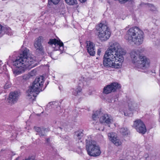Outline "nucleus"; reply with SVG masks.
I'll return each instance as SVG.
<instances>
[{
    "label": "nucleus",
    "mask_w": 160,
    "mask_h": 160,
    "mask_svg": "<svg viewBox=\"0 0 160 160\" xmlns=\"http://www.w3.org/2000/svg\"><path fill=\"white\" fill-rule=\"evenodd\" d=\"M126 53L119 44L116 42L110 44L103 58V64L107 68H121L124 58L122 56Z\"/></svg>",
    "instance_id": "nucleus-1"
},
{
    "label": "nucleus",
    "mask_w": 160,
    "mask_h": 160,
    "mask_svg": "<svg viewBox=\"0 0 160 160\" xmlns=\"http://www.w3.org/2000/svg\"><path fill=\"white\" fill-rule=\"evenodd\" d=\"M28 51L29 50L25 48L20 56L13 62L12 70L15 75L24 72L27 68H32L38 65L34 58L28 56Z\"/></svg>",
    "instance_id": "nucleus-2"
},
{
    "label": "nucleus",
    "mask_w": 160,
    "mask_h": 160,
    "mask_svg": "<svg viewBox=\"0 0 160 160\" xmlns=\"http://www.w3.org/2000/svg\"><path fill=\"white\" fill-rule=\"evenodd\" d=\"M143 32L142 30L137 27H134L128 30L125 38L129 42H133L135 44L139 45L143 42Z\"/></svg>",
    "instance_id": "nucleus-3"
},
{
    "label": "nucleus",
    "mask_w": 160,
    "mask_h": 160,
    "mask_svg": "<svg viewBox=\"0 0 160 160\" xmlns=\"http://www.w3.org/2000/svg\"><path fill=\"white\" fill-rule=\"evenodd\" d=\"M44 82V77L41 76L37 78L34 81L32 85L29 87L27 91V95L28 97H31L30 98H32V96H33V101L35 100L37 95L38 94L40 91L44 90L48 84V82H47V83L45 87L42 89Z\"/></svg>",
    "instance_id": "nucleus-4"
},
{
    "label": "nucleus",
    "mask_w": 160,
    "mask_h": 160,
    "mask_svg": "<svg viewBox=\"0 0 160 160\" xmlns=\"http://www.w3.org/2000/svg\"><path fill=\"white\" fill-rule=\"evenodd\" d=\"M130 54L132 62L136 67L142 69L149 67V60L145 56H140L138 52L135 50L132 51Z\"/></svg>",
    "instance_id": "nucleus-5"
},
{
    "label": "nucleus",
    "mask_w": 160,
    "mask_h": 160,
    "mask_svg": "<svg viewBox=\"0 0 160 160\" xmlns=\"http://www.w3.org/2000/svg\"><path fill=\"white\" fill-rule=\"evenodd\" d=\"M96 30L98 31V37L102 41H105L109 38L111 32L106 22H101L96 26Z\"/></svg>",
    "instance_id": "nucleus-6"
},
{
    "label": "nucleus",
    "mask_w": 160,
    "mask_h": 160,
    "mask_svg": "<svg viewBox=\"0 0 160 160\" xmlns=\"http://www.w3.org/2000/svg\"><path fill=\"white\" fill-rule=\"evenodd\" d=\"M86 149L88 154L91 156L97 157L101 153L100 148L96 145V142L94 141H88L86 140Z\"/></svg>",
    "instance_id": "nucleus-7"
},
{
    "label": "nucleus",
    "mask_w": 160,
    "mask_h": 160,
    "mask_svg": "<svg viewBox=\"0 0 160 160\" xmlns=\"http://www.w3.org/2000/svg\"><path fill=\"white\" fill-rule=\"evenodd\" d=\"M48 43L51 45L55 50H60L62 52L63 50V44L60 40L56 39H50Z\"/></svg>",
    "instance_id": "nucleus-8"
},
{
    "label": "nucleus",
    "mask_w": 160,
    "mask_h": 160,
    "mask_svg": "<svg viewBox=\"0 0 160 160\" xmlns=\"http://www.w3.org/2000/svg\"><path fill=\"white\" fill-rule=\"evenodd\" d=\"M133 126L139 133L144 134L146 131V126L143 122L140 119H138L134 121Z\"/></svg>",
    "instance_id": "nucleus-9"
},
{
    "label": "nucleus",
    "mask_w": 160,
    "mask_h": 160,
    "mask_svg": "<svg viewBox=\"0 0 160 160\" xmlns=\"http://www.w3.org/2000/svg\"><path fill=\"white\" fill-rule=\"evenodd\" d=\"M42 37L39 36L35 39L34 43V46L36 49V52L42 55L44 53V49L42 44Z\"/></svg>",
    "instance_id": "nucleus-10"
},
{
    "label": "nucleus",
    "mask_w": 160,
    "mask_h": 160,
    "mask_svg": "<svg viewBox=\"0 0 160 160\" xmlns=\"http://www.w3.org/2000/svg\"><path fill=\"white\" fill-rule=\"evenodd\" d=\"M121 88V85L117 82H113L104 87L103 90V92L105 94H108L112 92H114L116 90Z\"/></svg>",
    "instance_id": "nucleus-11"
},
{
    "label": "nucleus",
    "mask_w": 160,
    "mask_h": 160,
    "mask_svg": "<svg viewBox=\"0 0 160 160\" xmlns=\"http://www.w3.org/2000/svg\"><path fill=\"white\" fill-rule=\"evenodd\" d=\"M86 43V48L90 56H94L95 54V45L90 41H87Z\"/></svg>",
    "instance_id": "nucleus-12"
},
{
    "label": "nucleus",
    "mask_w": 160,
    "mask_h": 160,
    "mask_svg": "<svg viewBox=\"0 0 160 160\" xmlns=\"http://www.w3.org/2000/svg\"><path fill=\"white\" fill-rule=\"evenodd\" d=\"M100 122L101 123H104L108 125L110 127V124L113 122L112 117L107 114H104L99 119Z\"/></svg>",
    "instance_id": "nucleus-13"
},
{
    "label": "nucleus",
    "mask_w": 160,
    "mask_h": 160,
    "mask_svg": "<svg viewBox=\"0 0 160 160\" xmlns=\"http://www.w3.org/2000/svg\"><path fill=\"white\" fill-rule=\"evenodd\" d=\"M18 94L17 92H12L10 93L8 98V102L11 104L17 102L18 100Z\"/></svg>",
    "instance_id": "nucleus-14"
},
{
    "label": "nucleus",
    "mask_w": 160,
    "mask_h": 160,
    "mask_svg": "<svg viewBox=\"0 0 160 160\" xmlns=\"http://www.w3.org/2000/svg\"><path fill=\"white\" fill-rule=\"evenodd\" d=\"M50 142V138H47L46 139L45 144L47 146V148H48L49 151L50 152H52L53 151L55 152V149L53 147V144Z\"/></svg>",
    "instance_id": "nucleus-15"
},
{
    "label": "nucleus",
    "mask_w": 160,
    "mask_h": 160,
    "mask_svg": "<svg viewBox=\"0 0 160 160\" xmlns=\"http://www.w3.org/2000/svg\"><path fill=\"white\" fill-rule=\"evenodd\" d=\"M34 128L37 132L36 134L37 135H38L40 137L44 136L45 134V131L46 129V128L43 127L40 128L35 127Z\"/></svg>",
    "instance_id": "nucleus-16"
},
{
    "label": "nucleus",
    "mask_w": 160,
    "mask_h": 160,
    "mask_svg": "<svg viewBox=\"0 0 160 160\" xmlns=\"http://www.w3.org/2000/svg\"><path fill=\"white\" fill-rule=\"evenodd\" d=\"M108 136L109 140L112 142L117 137V134L113 132L108 133Z\"/></svg>",
    "instance_id": "nucleus-17"
},
{
    "label": "nucleus",
    "mask_w": 160,
    "mask_h": 160,
    "mask_svg": "<svg viewBox=\"0 0 160 160\" xmlns=\"http://www.w3.org/2000/svg\"><path fill=\"white\" fill-rule=\"evenodd\" d=\"M128 103L129 109L132 112V111L135 108V106H134V103L132 100L131 99L128 100Z\"/></svg>",
    "instance_id": "nucleus-18"
},
{
    "label": "nucleus",
    "mask_w": 160,
    "mask_h": 160,
    "mask_svg": "<svg viewBox=\"0 0 160 160\" xmlns=\"http://www.w3.org/2000/svg\"><path fill=\"white\" fill-rule=\"evenodd\" d=\"M72 94L75 96H77L79 93L81 91L82 88L81 86H79L76 89H72Z\"/></svg>",
    "instance_id": "nucleus-19"
},
{
    "label": "nucleus",
    "mask_w": 160,
    "mask_h": 160,
    "mask_svg": "<svg viewBox=\"0 0 160 160\" xmlns=\"http://www.w3.org/2000/svg\"><path fill=\"white\" fill-rule=\"evenodd\" d=\"M120 132L123 135H127L129 133V131L128 130L127 128H122L120 129Z\"/></svg>",
    "instance_id": "nucleus-20"
},
{
    "label": "nucleus",
    "mask_w": 160,
    "mask_h": 160,
    "mask_svg": "<svg viewBox=\"0 0 160 160\" xmlns=\"http://www.w3.org/2000/svg\"><path fill=\"white\" fill-rule=\"evenodd\" d=\"M82 131H77L75 132L74 137L77 139H80L82 136Z\"/></svg>",
    "instance_id": "nucleus-21"
},
{
    "label": "nucleus",
    "mask_w": 160,
    "mask_h": 160,
    "mask_svg": "<svg viewBox=\"0 0 160 160\" xmlns=\"http://www.w3.org/2000/svg\"><path fill=\"white\" fill-rule=\"evenodd\" d=\"M101 111H96L92 115V118L93 120L96 121L99 118L98 116L101 113Z\"/></svg>",
    "instance_id": "nucleus-22"
},
{
    "label": "nucleus",
    "mask_w": 160,
    "mask_h": 160,
    "mask_svg": "<svg viewBox=\"0 0 160 160\" xmlns=\"http://www.w3.org/2000/svg\"><path fill=\"white\" fill-rule=\"evenodd\" d=\"M112 142L115 145L117 146H119L121 145L122 143V141L120 139L118 138L117 137Z\"/></svg>",
    "instance_id": "nucleus-23"
},
{
    "label": "nucleus",
    "mask_w": 160,
    "mask_h": 160,
    "mask_svg": "<svg viewBox=\"0 0 160 160\" xmlns=\"http://www.w3.org/2000/svg\"><path fill=\"white\" fill-rule=\"evenodd\" d=\"M68 4L70 5H73L77 4V0H65Z\"/></svg>",
    "instance_id": "nucleus-24"
},
{
    "label": "nucleus",
    "mask_w": 160,
    "mask_h": 160,
    "mask_svg": "<svg viewBox=\"0 0 160 160\" xmlns=\"http://www.w3.org/2000/svg\"><path fill=\"white\" fill-rule=\"evenodd\" d=\"M148 9L152 11H157V8L152 4L148 3Z\"/></svg>",
    "instance_id": "nucleus-25"
},
{
    "label": "nucleus",
    "mask_w": 160,
    "mask_h": 160,
    "mask_svg": "<svg viewBox=\"0 0 160 160\" xmlns=\"http://www.w3.org/2000/svg\"><path fill=\"white\" fill-rule=\"evenodd\" d=\"M5 32L8 35H12L11 30L9 27H5L4 28Z\"/></svg>",
    "instance_id": "nucleus-26"
},
{
    "label": "nucleus",
    "mask_w": 160,
    "mask_h": 160,
    "mask_svg": "<svg viewBox=\"0 0 160 160\" xmlns=\"http://www.w3.org/2000/svg\"><path fill=\"white\" fill-rule=\"evenodd\" d=\"M60 0H48V4L50 5L52 3L53 4L56 5L58 4Z\"/></svg>",
    "instance_id": "nucleus-27"
},
{
    "label": "nucleus",
    "mask_w": 160,
    "mask_h": 160,
    "mask_svg": "<svg viewBox=\"0 0 160 160\" xmlns=\"http://www.w3.org/2000/svg\"><path fill=\"white\" fill-rule=\"evenodd\" d=\"M11 84L10 82H8L7 83H6L5 84L4 86V88L5 89H8L10 87H11Z\"/></svg>",
    "instance_id": "nucleus-28"
},
{
    "label": "nucleus",
    "mask_w": 160,
    "mask_h": 160,
    "mask_svg": "<svg viewBox=\"0 0 160 160\" xmlns=\"http://www.w3.org/2000/svg\"><path fill=\"white\" fill-rule=\"evenodd\" d=\"M118 98V96L117 95L115 94L113 95L112 97L111 98V101L112 102L113 101L114 102L116 101V100H115L114 99H116Z\"/></svg>",
    "instance_id": "nucleus-29"
},
{
    "label": "nucleus",
    "mask_w": 160,
    "mask_h": 160,
    "mask_svg": "<svg viewBox=\"0 0 160 160\" xmlns=\"http://www.w3.org/2000/svg\"><path fill=\"white\" fill-rule=\"evenodd\" d=\"M124 115L125 116H130L131 115H130V113H128L127 112H124Z\"/></svg>",
    "instance_id": "nucleus-30"
},
{
    "label": "nucleus",
    "mask_w": 160,
    "mask_h": 160,
    "mask_svg": "<svg viewBox=\"0 0 160 160\" xmlns=\"http://www.w3.org/2000/svg\"><path fill=\"white\" fill-rule=\"evenodd\" d=\"M101 52V50L100 49H98L97 52V54L98 55H100Z\"/></svg>",
    "instance_id": "nucleus-31"
},
{
    "label": "nucleus",
    "mask_w": 160,
    "mask_h": 160,
    "mask_svg": "<svg viewBox=\"0 0 160 160\" xmlns=\"http://www.w3.org/2000/svg\"><path fill=\"white\" fill-rule=\"evenodd\" d=\"M2 26L1 24H0V34L1 33L2 31Z\"/></svg>",
    "instance_id": "nucleus-32"
},
{
    "label": "nucleus",
    "mask_w": 160,
    "mask_h": 160,
    "mask_svg": "<svg viewBox=\"0 0 160 160\" xmlns=\"http://www.w3.org/2000/svg\"><path fill=\"white\" fill-rule=\"evenodd\" d=\"M69 137L67 136H66L65 137V139L66 141H67V140H68L69 139Z\"/></svg>",
    "instance_id": "nucleus-33"
},
{
    "label": "nucleus",
    "mask_w": 160,
    "mask_h": 160,
    "mask_svg": "<svg viewBox=\"0 0 160 160\" xmlns=\"http://www.w3.org/2000/svg\"><path fill=\"white\" fill-rule=\"evenodd\" d=\"M6 65H4L3 66V69L4 70V71H6V70H7V68H6Z\"/></svg>",
    "instance_id": "nucleus-34"
},
{
    "label": "nucleus",
    "mask_w": 160,
    "mask_h": 160,
    "mask_svg": "<svg viewBox=\"0 0 160 160\" xmlns=\"http://www.w3.org/2000/svg\"><path fill=\"white\" fill-rule=\"evenodd\" d=\"M87 0H79V1L81 3H84Z\"/></svg>",
    "instance_id": "nucleus-35"
},
{
    "label": "nucleus",
    "mask_w": 160,
    "mask_h": 160,
    "mask_svg": "<svg viewBox=\"0 0 160 160\" xmlns=\"http://www.w3.org/2000/svg\"><path fill=\"white\" fill-rule=\"evenodd\" d=\"M56 103L54 102H51L50 103H49V104H50V105L52 106L53 105V104H55Z\"/></svg>",
    "instance_id": "nucleus-36"
},
{
    "label": "nucleus",
    "mask_w": 160,
    "mask_h": 160,
    "mask_svg": "<svg viewBox=\"0 0 160 160\" xmlns=\"http://www.w3.org/2000/svg\"><path fill=\"white\" fill-rule=\"evenodd\" d=\"M2 63V61L0 60V67H1V65Z\"/></svg>",
    "instance_id": "nucleus-37"
},
{
    "label": "nucleus",
    "mask_w": 160,
    "mask_h": 160,
    "mask_svg": "<svg viewBox=\"0 0 160 160\" xmlns=\"http://www.w3.org/2000/svg\"><path fill=\"white\" fill-rule=\"evenodd\" d=\"M2 92V91L0 89V94Z\"/></svg>",
    "instance_id": "nucleus-38"
},
{
    "label": "nucleus",
    "mask_w": 160,
    "mask_h": 160,
    "mask_svg": "<svg viewBox=\"0 0 160 160\" xmlns=\"http://www.w3.org/2000/svg\"><path fill=\"white\" fill-rule=\"evenodd\" d=\"M7 77H8V78L9 79V77L8 76V75H7Z\"/></svg>",
    "instance_id": "nucleus-39"
},
{
    "label": "nucleus",
    "mask_w": 160,
    "mask_h": 160,
    "mask_svg": "<svg viewBox=\"0 0 160 160\" xmlns=\"http://www.w3.org/2000/svg\"><path fill=\"white\" fill-rule=\"evenodd\" d=\"M159 116H160L159 121H160V111H159Z\"/></svg>",
    "instance_id": "nucleus-40"
},
{
    "label": "nucleus",
    "mask_w": 160,
    "mask_h": 160,
    "mask_svg": "<svg viewBox=\"0 0 160 160\" xmlns=\"http://www.w3.org/2000/svg\"><path fill=\"white\" fill-rule=\"evenodd\" d=\"M135 106V108H134V109L133 110L135 109L136 108L137 109V108H136V107H137V106Z\"/></svg>",
    "instance_id": "nucleus-41"
},
{
    "label": "nucleus",
    "mask_w": 160,
    "mask_h": 160,
    "mask_svg": "<svg viewBox=\"0 0 160 160\" xmlns=\"http://www.w3.org/2000/svg\"><path fill=\"white\" fill-rule=\"evenodd\" d=\"M18 160V158H17L16 159H15V160Z\"/></svg>",
    "instance_id": "nucleus-42"
},
{
    "label": "nucleus",
    "mask_w": 160,
    "mask_h": 160,
    "mask_svg": "<svg viewBox=\"0 0 160 160\" xmlns=\"http://www.w3.org/2000/svg\"><path fill=\"white\" fill-rule=\"evenodd\" d=\"M159 76L160 77V70H159Z\"/></svg>",
    "instance_id": "nucleus-43"
},
{
    "label": "nucleus",
    "mask_w": 160,
    "mask_h": 160,
    "mask_svg": "<svg viewBox=\"0 0 160 160\" xmlns=\"http://www.w3.org/2000/svg\"><path fill=\"white\" fill-rule=\"evenodd\" d=\"M2 1H5L6 0H2Z\"/></svg>",
    "instance_id": "nucleus-44"
},
{
    "label": "nucleus",
    "mask_w": 160,
    "mask_h": 160,
    "mask_svg": "<svg viewBox=\"0 0 160 160\" xmlns=\"http://www.w3.org/2000/svg\"><path fill=\"white\" fill-rule=\"evenodd\" d=\"M120 160H125L123 159H121Z\"/></svg>",
    "instance_id": "nucleus-45"
},
{
    "label": "nucleus",
    "mask_w": 160,
    "mask_h": 160,
    "mask_svg": "<svg viewBox=\"0 0 160 160\" xmlns=\"http://www.w3.org/2000/svg\"><path fill=\"white\" fill-rule=\"evenodd\" d=\"M59 89L60 90V87H59Z\"/></svg>",
    "instance_id": "nucleus-46"
},
{
    "label": "nucleus",
    "mask_w": 160,
    "mask_h": 160,
    "mask_svg": "<svg viewBox=\"0 0 160 160\" xmlns=\"http://www.w3.org/2000/svg\"><path fill=\"white\" fill-rule=\"evenodd\" d=\"M59 128H60V129H61V128H60V127H59Z\"/></svg>",
    "instance_id": "nucleus-47"
}]
</instances>
